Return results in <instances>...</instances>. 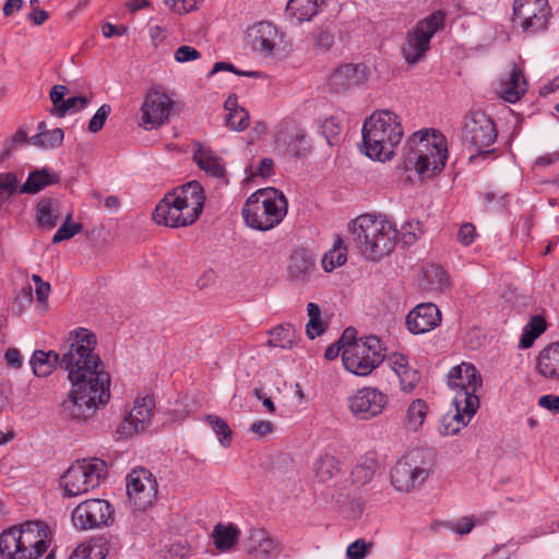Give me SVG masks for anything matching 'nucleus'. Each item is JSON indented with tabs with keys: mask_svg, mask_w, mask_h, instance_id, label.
<instances>
[{
	"mask_svg": "<svg viewBox=\"0 0 559 559\" xmlns=\"http://www.w3.org/2000/svg\"><path fill=\"white\" fill-rule=\"evenodd\" d=\"M72 214L68 213L66 215L63 224L58 228L56 234L52 237V243H59L63 240H68L74 237L82 230V224L71 223Z\"/></svg>",
	"mask_w": 559,
	"mask_h": 559,
	"instance_id": "49530a36",
	"label": "nucleus"
},
{
	"mask_svg": "<svg viewBox=\"0 0 559 559\" xmlns=\"http://www.w3.org/2000/svg\"><path fill=\"white\" fill-rule=\"evenodd\" d=\"M536 370L547 380L559 381V342L548 344L540 350Z\"/></svg>",
	"mask_w": 559,
	"mask_h": 559,
	"instance_id": "a878e982",
	"label": "nucleus"
},
{
	"mask_svg": "<svg viewBox=\"0 0 559 559\" xmlns=\"http://www.w3.org/2000/svg\"><path fill=\"white\" fill-rule=\"evenodd\" d=\"M127 493L136 509H145L157 495V483L152 473L144 468H135L127 476Z\"/></svg>",
	"mask_w": 559,
	"mask_h": 559,
	"instance_id": "dca6fc26",
	"label": "nucleus"
},
{
	"mask_svg": "<svg viewBox=\"0 0 559 559\" xmlns=\"http://www.w3.org/2000/svg\"><path fill=\"white\" fill-rule=\"evenodd\" d=\"M205 420L218 437L219 443L224 448L229 447L233 439V431L227 421L222 417L212 414L207 415Z\"/></svg>",
	"mask_w": 559,
	"mask_h": 559,
	"instance_id": "37998d69",
	"label": "nucleus"
},
{
	"mask_svg": "<svg viewBox=\"0 0 559 559\" xmlns=\"http://www.w3.org/2000/svg\"><path fill=\"white\" fill-rule=\"evenodd\" d=\"M326 4V0H288L286 12L300 24L310 21Z\"/></svg>",
	"mask_w": 559,
	"mask_h": 559,
	"instance_id": "7c9ffc66",
	"label": "nucleus"
},
{
	"mask_svg": "<svg viewBox=\"0 0 559 559\" xmlns=\"http://www.w3.org/2000/svg\"><path fill=\"white\" fill-rule=\"evenodd\" d=\"M314 267L316 263L307 251L302 249L296 250L290 257L288 276L297 283H306L309 281Z\"/></svg>",
	"mask_w": 559,
	"mask_h": 559,
	"instance_id": "bb28decb",
	"label": "nucleus"
},
{
	"mask_svg": "<svg viewBox=\"0 0 559 559\" xmlns=\"http://www.w3.org/2000/svg\"><path fill=\"white\" fill-rule=\"evenodd\" d=\"M19 180L14 173L0 174V210L7 200L17 191Z\"/></svg>",
	"mask_w": 559,
	"mask_h": 559,
	"instance_id": "c03bdc74",
	"label": "nucleus"
},
{
	"mask_svg": "<svg viewBox=\"0 0 559 559\" xmlns=\"http://www.w3.org/2000/svg\"><path fill=\"white\" fill-rule=\"evenodd\" d=\"M63 130L56 128L46 133L35 134L29 138L28 143L39 148H55L59 147L63 142Z\"/></svg>",
	"mask_w": 559,
	"mask_h": 559,
	"instance_id": "a19ab883",
	"label": "nucleus"
},
{
	"mask_svg": "<svg viewBox=\"0 0 559 559\" xmlns=\"http://www.w3.org/2000/svg\"><path fill=\"white\" fill-rule=\"evenodd\" d=\"M425 277L428 280V288L432 290H442L449 284L445 271L438 265H430L424 271Z\"/></svg>",
	"mask_w": 559,
	"mask_h": 559,
	"instance_id": "a18cd8bd",
	"label": "nucleus"
},
{
	"mask_svg": "<svg viewBox=\"0 0 559 559\" xmlns=\"http://www.w3.org/2000/svg\"><path fill=\"white\" fill-rule=\"evenodd\" d=\"M204 190L198 181H190L165 194L156 205L153 219L158 225L183 227L193 224L203 211Z\"/></svg>",
	"mask_w": 559,
	"mask_h": 559,
	"instance_id": "f03ea898",
	"label": "nucleus"
},
{
	"mask_svg": "<svg viewBox=\"0 0 559 559\" xmlns=\"http://www.w3.org/2000/svg\"><path fill=\"white\" fill-rule=\"evenodd\" d=\"M550 15L547 0H514L512 21L526 34L545 31Z\"/></svg>",
	"mask_w": 559,
	"mask_h": 559,
	"instance_id": "f8f14e48",
	"label": "nucleus"
},
{
	"mask_svg": "<svg viewBox=\"0 0 559 559\" xmlns=\"http://www.w3.org/2000/svg\"><path fill=\"white\" fill-rule=\"evenodd\" d=\"M397 376L400 378L402 390L405 392L412 391L420 380L418 371L412 369L409 366L406 369L401 370Z\"/></svg>",
	"mask_w": 559,
	"mask_h": 559,
	"instance_id": "5fc2aeb1",
	"label": "nucleus"
},
{
	"mask_svg": "<svg viewBox=\"0 0 559 559\" xmlns=\"http://www.w3.org/2000/svg\"><path fill=\"white\" fill-rule=\"evenodd\" d=\"M314 45L321 50H329L334 44V35L328 27H319L312 34Z\"/></svg>",
	"mask_w": 559,
	"mask_h": 559,
	"instance_id": "603ef678",
	"label": "nucleus"
},
{
	"mask_svg": "<svg viewBox=\"0 0 559 559\" xmlns=\"http://www.w3.org/2000/svg\"><path fill=\"white\" fill-rule=\"evenodd\" d=\"M361 132L365 154L380 162L393 157L404 134L399 116L388 109L374 111L365 120Z\"/></svg>",
	"mask_w": 559,
	"mask_h": 559,
	"instance_id": "39448f33",
	"label": "nucleus"
},
{
	"mask_svg": "<svg viewBox=\"0 0 559 559\" xmlns=\"http://www.w3.org/2000/svg\"><path fill=\"white\" fill-rule=\"evenodd\" d=\"M443 25V15L435 12L417 23L416 27L408 32L402 47L403 56L409 64L418 62L427 52L430 39Z\"/></svg>",
	"mask_w": 559,
	"mask_h": 559,
	"instance_id": "9d476101",
	"label": "nucleus"
},
{
	"mask_svg": "<svg viewBox=\"0 0 559 559\" xmlns=\"http://www.w3.org/2000/svg\"><path fill=\"white\" fill-rule=\"evenodd\" d=\"M193 160L209 176L225 179L226 168L222 158L209 148H198L193 154Z\"/></svg>",
	"mask_w": 559,
	"mask_h": 559,
	"instance_id": "c85d7f7f",
	"label": "nucleus"
},
{
	"mask_svg": "<svg viewBox=\"0 0 559 559\" xmlns=\"http://www.w3.org/2000/svg\"><path fill=\"white\" fill-rule=\"evenodd\" d=\"M526 80L523 72L514 67L510 73L509 86L503 91V97L510 103L518 102L526 92Z\"/></svg>",
	"mask_w": 559,
	"mask_h": 559,
	"instance_id": "ea45409f",
	"label": "nucleus"
},
{
	"mask_svg": "<svg viewBox=\"0 0 559 559\" xmlns=\"http://www.w3.org/2000/svg\"><path fill=\"white\" fill-rule=\"evenodd\" d=\"M407 151L404 157L405 168H414L423 178H429L440 173L448 158L444 136L432 130H421L413 133L405 143Z\"/></svg>",
	"mask_w": 559,
	"mask_h": 559,
	"instance_id": "423d86ee",
	"label": "nucleus"
},
{
	"mask_svg": "<svg viewBox=\"0 0 559 559\" xmlns=\"http://www.w3.org/2000/svg\"><path fill=\"white\" fill-rule=\"evenodd\" d=\"M36 222L40 227L52 229L61 217L60 201L53 198H43L36 209Z\"/></svg>",
	"mask_w": 559,
	"mask_h": 559,
	"instance_id": "c756f323",
	"label": "nucleus"
},
{
	"mask_svg": "<svg viewBox=\"0 0 559 559\" xmlns=\"http://www.w3.org/2000/svg\"><path fill=\"white\" fill-rule=\"evenodd\" d=\"M423 234L424 229L419 221H409L405 223L399 231L401 240L405 246L413 245L418 238L421 237Z\"/></svg>",
	"mask_w": 559,
	"mask_h": 559,
	"instance_id": "09e8293b",
	"label": "nucleus"
},
{
	"mask_svg": "<svg viewBox=\"0 0 559 559\" xmlns=\"http://www.w3.org/2000/svg\"><path fill=\"white\" fill-rule=\"evenodd\" d=\"M389 403L386 394L377 388L365 386L348 397V407L354 417L369 420L379 416Z\"/></svg>",
	"mask_w": 559,
	"mask_h": 559,
	"instance_id": "2eb2a0df",
	"label": "nucleus"
},
{
	"mask_svg": "<svg viewBox=\"0 0 559 559\" xmlns=\"http://www.w3.org/2000/svg\"><path fill=\"white\" fill-rule=\"evenodd\" d=\"M325 331V325L319 318H310L306 325V333L310 340H314L317 336H320Z\"/></svg>",
	"mask_w": 559,
	"mask_h": 559,
	"instance_id": "680f3d73",
	"label": "nucleus"
},
{
	"mask_svg": "<svg viewBox=\"0 0 559 559\" xmlns=\"http://www.w3.org/2000/svg\"><path fill=\"white\" fill-rule=\"evenodd\" d=\"M60 361L61 358L57 352L37 349L33 353L29 362L35 376L48 377L53 372L57 366H60Z\"/></svg>",
	"mask_w": 559,
	"mask_h": 559,
	"instance_id": "2f4dec72",
	"label": "nucleus"
},
{
	"mask_svg": "<svg viewBox=\"0 0 559 559\" xmlns=\"http://www.w3.org/2000/svg\"><path fill=\"white\" fill-rule=\"evenodd\" d=\"M342 239L337 237L333 248L325 253L322 263L326 272H331L336 266H342L346 262V248L342 247Z\"/></svg>",
	"mask_w": 559,
	"mask_h": 559,
	"instance_id": "79ce46f5",
	"label": "nucleus"
},
{
	"mask_svg": "<svg viewBox=\"0 0 559 559\" xmlns=\"http://www.w3.org/2000/svg\"><path fill=\"white\" fill-rule=\"evenodd\" d=\"M389 364L396 374L409 366L407 357L399 353L389 356Z\"/></svg>",
	"mask_w": 559,
	"mask_h": 559,
	"instance_id": "0e129e2a",
	"label": "nucleus"
},
{
	"mask_svg": "<svg viewBox=\"0 0 559 559\" xmlns=\"http://www.w3.org/2000/svg\"><path fill=\"white\" fill-rule=\"evenodd\" d=\"M428 477V469L419 466L413 455L400 459L390 473L393 487L401 492H408L423 484Z\"/></svg>",
	"mask_w": 559,
	"mask_h": 559,
	"instance_id": "a211bd4d",
	"label": "nucleus"
},
{
	"mask_svg": "<svg viewBox=\"0 0 559 559\" xmlns=\"http://www.w3.org/2000/svg\"><path fill=\"white\" fill-rule=\"evenodd\" d=\"M365 80V66L346 63L335 69L330 75L329 87L334 93H343L354 86L362 84Z\"/></svg>",
	"mask_w": 559,
	"mask_h": 559,
	"instance_id": "393cba45",
	"label": "nucleus"
},
{
	"mask_svg": "<svg viewBox=\"0 0 559 559\" xmlns=\"http://www.w3.org/2000/svg\"><path fill=\"white\" fill-rule=\"evenodd\" d=\"M248 37L253 50L271 57L283 41V35L270 22H260L250 28Z\"/></svg>",
	"mask_w": 559,
	"mask_h": 559,
	"instance_id": "aec40b11",
	"label": "nucleus"
},
{
	"mask_svg": "<svg viewBox=\"0 0 559 559\" xmlns=\"http://www.w3.org/2000/svg\"><path fill=\"white\" fill-rule=\"evenodd\" d=\"M60 181V176L57 173L50 171L44 167L33 170L28 174L26 181L20 187V193L36 194L44 190L46 187L56 185Z\"/></svg>",
	"mask_w": 559,
	"mask_h": 559,
	"instance_id": "cd10ccee",
	"label": "nucleus"
},
{
	"mask_svg": "<svg viewBox=\"0 0 559 559\" xmlns=\"http://www.w3.org/2000/svg\"><path fill=\"white\" fill-rule=\"evenodd\" d=\"M250 116L245 109H236V111L228 112L225 118L226 124L235 131H242L249 127Z\"/></svg>",
	"mask_w": 559,
	"mask_h": 559,
	"instance_id": "8fccbe9b",
	"label": "nucleus"
},
{
	"mask_svg": "<svg viewBox=\"0 0 559 559\" xmlns=\"http://www.w3.org/2000/svg\"><path fill=\"white\" fill-rule=\"evenodd\" d=\"M538 404L550 412L559 413V396L557 395H543L539 397Z\"/></svg>",
	"mask_w": 559,
	"mask_h": 559,
	"instance_id": "69168bd1",
	"label": "nucleus"
},
{
	"mask_svg": "<svg viewBox=\"0 0 559 559\" xmlns=\"http://www.w3.org/2000/svg\"><path fill=\"white\" fill-rule=\"evenodd\" d=\"M290 141L286 142V138L280 134L276 139L277 145H286V153L294 157H302L310 151V144L306 141L305 130L294 127L290 132Z\"/></svg>",
	"mask_w": 559,
	"mask_h": 559,
	"instance_id": "72a5a7b5",
	"label": "nucleus"
},
{
	"mask_svg": "<svg viewBox=\"0 0 559 559\" xmlns=\"http://www.w3.org/2000/svg\"><path fill=\"white\" fill-rule=\"evenodd\" d=\"M441 322V312L438 307L431 302H425L416 306L406 317V326L412 334H424Z\"/></svg>",
	"mask_w": 559,
	"mask_h": 559,
	"instance_id": "4be33fe9",
	"label": "nucleus"
},
{
	"mask_svg": "<svg viewBox=\"0 0 559 559\" xmlns=\"http://www.w3.org/2000/svg\"><path fill=\"white\" fill-rule=\"evenodd\" d=\"M153 408L154 400L152 396L138 397L134 401L133 408L119 427L121 435L131 437L133 433L143 431L151 423Z\"/></svg>",
	"mask_w": 559,
	"mask_h": 559,
	"instance_id": "412c9836",
	"label": "nucleus"
},
{
	"mask_svg": "<svg viewBox=\"0 0 559 559\" xmlns=\"http://www.w3.org/2000/svg\"><path fill=\"white\" fill-rule=\"evenodd\" d=\"M106 472V463L100 459L76 461L61 476L60 484L69 497L83 495L98 487Z\"/></svg>",
	"mask_w": 559,
	"mask_h": 559,
	"instance_id": "1a4fd4ad",
	"label": "nucleus"
},
{
	"mask_svg": "<svg viewBox=\"0 0 559 559\" xmlns=\"http://www.w3.org/2000/svg\"><path fill=\"white\" fill-rule=\"evenodd\" d=\"M96 336L87 329H79L70 333L67 344L61 347L62 356L60 367L64 370V361L71 355L74 361H78V368L87 369L94 364V360L100 359L94 354Z\"/></svg>",
	"mask_w": 559,
	"mask_h": 559,
	"instance_id": "ddd939ff",
	"label": "nucleus"
},
{
	"mask_svg": "<svg viewBox=\"0 0 559 559\" xmlns=\"http://www.w3.org/2000/svg\"><path fill=\"white\" fill-rule=\"evenodd\" d=\"M384 358L385 347L376 335L360 337L359 342L346 346L342 354L345 369L360 377L370 374Z\"/></svg>",
	"mask_w": 559,
	"mask_h": 559,
	"instance_id": "6e6552de",
	"label": "nucleus"
},
{
	"mask_svg": "<svg viewBox=\"0 0 559 559\" xmlns=\"http://www.w3.org/2000/svg\"><path fill=\"white\" fill-rule=\"evenodd\" d=\"M51 542L49 526L41 521H27L0 533L1 559H39Z\"/></svg>",
	"mask_w": 559,
	"mask_h": 559,
	"instance_id": "20e7f679",
	"label": "nucleus"
},
{
	"mask_svg": "<svg viewBox=\"0 0 559 559\" xmlns=\"http://www.w3.org/2000/svg\"><path fill=\"white\" fill-rule=\"evenodd\" d=\"M166 4L178 14H187L198 9L202 0H165Z\"/></svg>",
	"mask_w": 559,
	"mask_h": 559,
	"instance_id": "6e6d98bb",
	"label": "nucleus"
},
{
	"mask_svg": "<svg viewBox=\"0 0 559 559\" xmlns=\"http://www.w3.org/2000/svg\"><path fill=\"white\" fill-rule=\"evenodd\" d=\"M455 412L443 416L441 433L449 436L457 433L466 427L479 407V399L476 394H455L452 402Z\"/></svg>",
	"mask_w": 559,
	"mask_h": 559,
	"instance_id": "f3484780",
	"label": "nucleus"
},
{
	"mask_svg": "<svg viewBox=\"0 0 559 559\" xmlns=\"http://www.w3.org/2000/svg\"><path fill=\"white\" fill-rule=\"evenodd\" d=\"M348 230L361 254L370 261L389 255L399 237L395 225L383 215H359L349 222Z\"/></svg>",
	"mask_w": 559,
	"mask_h": 559,
	"instance_id": "7ed1b4c3",
	"label": "nucleus"
},
{
	"mask_svg": "<svg viewBox=\"0 0 559 559\" xmlns=\"http://www.w3.org/2000/svg\"><path fill=\"white\" fill-rule=\"evenodd\" d=\"M341 472L338 460L331 455H321L314 463L316 477L321 483L333 480Z\"/></svg>",
	"mask_w": 559,
	"mask_h": 559,
	"instance_id": "c9c22d12",
	"label": "nucleus"
},
{
	"mask_svg": "<svg viewBox=\"0 0 559 559\" xmlns=\"http://www.w3.org/2000/svg\"><path fill=\"white\" fill-rule=\"evenodd\" d=\"M369 546L364 539H357L348 545L346 555L349 559H364Z\"/></svg>",
	"mask_w": 559,
	"mask_h": 559,
	"instance_id": "052dcab7",
	"label": "nucleus"
},
{
	"mask_svg": "<svg viewBox=\"0 0 559 559\" xmlns=\"http://www.w3.org/2000/svg\"><path fill=\"white\" fill-rule=\"evenodd\" d=\"M239 536L240 531L233 524L227 526L217 524L212 533L214 545L222 552L229 551L237 543Z\"/></svg>",
	"mask_w": 559,
	"mask_h": 559,
	"instance_id": "f704fd0d",
	"label": "nucleus"
},
{
	"mask_svg": "<svg viewBox=\"0 0 559 559\" xmlns=\"http://www.w3.org/2000/svg\"><path fill=\"white\" fill-rule=\"evenodd\" d=\"M444 525L456 534L465 535L474 528L475 520L473 516H464L455 522H447Z\"/></svg>",
	"mask_w": 559,
	"mask_h": 559,
	"instance_id": "4d7b16f0",
	"label": "nucleus"
},
{
	"mask_svg": "<svg viewBox=\"0 0 559 559\" xmlns=\"http://www.w3.org/2000/svg\"><path fill=\"white\" fill-rule=\"evenodd\" d=\"M87 104L88 99L85 96L70 97L64 99L57 107H53L50 112L57 117H63L69 110L75 109L78 105H80V108H84Z\"/></svg>",
	"mask_w": 559,
	"mask_h": 559,
	"instance_id": "3c124183",
	"label": "nucleus"
},
{
	"mask_svg": "<svg viewBox=\"0 0 559 559\" xmlns=\"http://www.w3.org/2000/svg\"><path fill=\"white\" fill-rule=\"evenodd\" d=\"M111 111V107L107 104L102 105L96 114L92 117L88 122V131L92 133H96L100 131Z\"/></svg>",
	"mask_w": 559,
	"mask_h": 559,
	"instance_id": "864d4df0",
	"label": "nucleus"
},
{
	"mask_svg": "<svg viewBox=\"0 0 559 559\" xmlns=\"http://www.w3.org/2000/svg\"><path fill=\"white\" fill-rule=\"evenodd\" d=\"M33 300V288L31 285H26L20 289L15 297V302L20 307L29 306Z\"/></svg>",
	"mask_w": 559,
	"mask_h": 559,
	"instance_id": "338daca9",
	"label": "nucleus"
},
{
	"mask_svg": "<svg viewBox=\"0 0 559 559\" xmlns=\"http://www.w3.org/2000/svg\"><path fill=\"white\" fill-rule=\"evenodd\" d=\"M288 203L282 191L275 188L260 189L252 193L242 207L246 225L267 231L276 227L287 214Z\"/></svg>",
	"mask_w": 559,
	"mask_h": 559,
	"instance_id": "0eeeda50",
	"label": "nucleus"
},
{
	"mask_svg": "<svg viewBox=\"0 0 559 559\" xmlns=\"http://www.w3.org/2000/svg\"><path fill=\"white\" fill-rule=\"evenodd\" d=\"M271 335L272 337L267 341V345L284 349L293 348L300 338L297 330L290 323L277 325L271 331Z\"/></svg>",
	"mask_w": 559,
	"mask_h": 559,
	"instance_id": "473e14b6",
	"label": "nucleus"
},
{
	"mask_svg": "<svg viewBox=\"0 0 559 559\" xmlns=\"http://www.w3.org/2000/svg\"><path fill=\"white\" fill-rule=\"evenodd\" d=\"M72 522L81 531L108 526L114 522V509L104 499H88L72 511Z\"/></svg>",
	"mask_w": 559,
	"mask_h": 559,
	"instance_id": "4468645a",
	"label": "nucleus"
},
{
	"mask_svg": "<svg viewBox=\"0 0 559 559\" xmlns=\"http://www.w3.org/2000/svg\"><path fill=\"white\" fill-rule=\"evenodd\" d=\"M174 102L159 88H151L141 107L142 119L145 124L159 127L168 121Z\"/></svg>",
	"mask_w": 559,
	"mask_h": 559,
	"instance_id": "6ab92c4d",
	"label": "nucleus"
},
{
	"mask_svg": "<svg viewBox=\"0 0 559 559\" xmlns=\"http://www.w3.org/2000/svg\"><path fill=\"white\" fill-rule=\"evenodd\" d=\"M174 57L177 62L185 63L188 61L199 59L201 57V53L195 48L183 45L177 48Z\"/></svg>",
	"mask_w": 559,
	"mask_h": 559,
	"instance_id": "bf43d9fd",
	"label": "nucleus"
},
{
	"mask_svg": "<svg viewBox=\"0 0 559 559\" xmlns=\"http://www.w3.org/2000/svg\"><path fill=\"white\" fill-rule=\"evenodd\" d=\"M321 133L329 145H335L340 141L342 127L334 117L325 118L320 124Z\"/></svg>",
	"mask_w": 559,
	"mask_h": 559,
	"instance_id": "de8ad7c7",
	"label": "nucleus"
},
{
	"mask_svg": "<svg viewBox=\"0 0 559 559\" xmlns=\"http://www.w3.org/2000/svg\"><path fill=\"white\" fill-rule=\"evenodd\" d=\"M477 237L476 227L472 223L461 225L456 239L463 246H469Z\"/></svg>",
	"mask_w": 559,
	"mask_h": 559,
	"instance_id": "13d9d810",
	"label": "nucleus"
},
{
	"mask_svg": "<svg viewBox=\"0 0 559 559\" xmlns=\"http://www.w3.org/2000/svg\"><path fill=\"white\" fill-rule=\"evenodd\" d=\"M91 368H78L71 355L64 361V370L71 381V390L61 404L63 414L74 420H86L110 399V376L102 359Z\"/></svg>",
	"mask_w": 559,
	"mask_h": 559,
	"instance_id": "f257e3e1",
	"label": "nucleus"
},
{
	"mask_svg": "<svg viewBox=\"0 0 559 559\" xmlns=\"http://www.w3.org/2000/svg\"><path fill=\"white\" fill-rule=\"evenodd\" d=\"M378 468V461L373 456H362L352 471L353 483L357 485H366L374 476Z\"/></svg>",
	"mask_w": 559,
	"mask_h": 559,
	"instance_id": "4c0bfd02",
	"label": "nucleus"
},
{
	"mask_svg": "<svg viewBox=\"0 0 559 559\" xmlns=\"http://www.w3.org/2000/svg\"><path fill=\"white\" fill-rule=\"evenodd\" d=\"M448 384L452 390H456L455 394H475L481 386V377L474 365L462 362L454 366L448 374Z\"/></svg>",
	"mask_w": 559,
	"mask_h": 559,
	"instance_id": "5701e85b",
	"label": "nucleus"
},
{
	"mask_svg": "<svg viewBox=\"0 0 559 559\" xmlns=\"http://www.w3.org/2000/svg\"><path fill=\"white\" fill-rule=\"evenodd\" d=\"M51 287L48 282H44L40 285H36L35 293L36 299L40 304L41 308L46 310L48 308V297L50 294Z\"/></svg>",
	"mask_w": 559,
	"mask_h": 559,
	"instance_id": "e2e57ef3",
	"label": "nucleus"
},
{
	"mask_svg": "<svg viewBox=\"0 0 559 559\" xmlns=\"http://www.w3.org/2000/svg\"><path fill=\"white\" fill-rule=\"evenodd\" d=\"M546 320L542 316H533L524 326L523 334L520 338V347L530 348L535 340L546 331Z\"/></svg>",
	"mask_w": 559,
	"mask_h": 559,
	"instance_id": "58836bf2",
	"label": "nucleus"
},
{
	"mask_svg": "<svg viewBox=\"0 0 559 559\" xmlns=\"http://www.w3.org/2000/svg\"><path fill=\"white\" fill-rule=\"evenodd\" d=\"M428 404L425 400H414L407 407L405 426L411 431H417L424 424L428 414Z\"/></svg>",
	"mask_w": 559,
	"mask_h": 559,
	"instance_id": "e433bc0d",
	"label": "nucleus"
},
{
	"mask_svg": "<svg viewBox=\"0 0 559 559\" xmlns=\"http://www.w3.org/2000/svg\"><path fill=\"white\" fill-rule=\"evenodd\" d=\"M337 342L343 346V349L346 346H352L353 344L359 342V338H357L356 329L352 326L346 328Z\"/></svg>",
	"mask_w": 559,
	"mask_h": 559,
	"instance_id": "774afa93",
	"label": "nucleus"
},
{
	"mask_svg": "<svg viewBox=\"0 0 559 559\" xmlns=\"http://www.w3.org/2000/svg\"><path fill=\"white\" fill-rule=\"evenodd\" d=\"M246 551L255 559H273L281 554L282 546L264 528H253L250 531Z\"/></svg>",
	"mask_w": 559,
	"mask_h": 559,
	"instance_id": "b1692460",
	"label": "nucleus"
},
{
	"mask_svg": "<svg viewBox=\"0 0 559 559\" xmlns=\"http://www.w3.org/2000/svg\"><path fill=\"white\" fill-rule=\"evenodd\" d=\"M462 139L475 148H479L477 155L471 156L472 162L478 156H487L492 151L483 148L491 145L497 139L495 122L481 111H472L464 118Z\"/></svg>",
	"mask_w": 559,
	"mask_h": 559,
	"instance_id": "9b49d317",
	"label": "nucleus"
}]
</instances>
